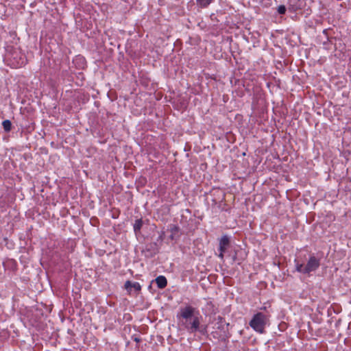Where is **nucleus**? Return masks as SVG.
Returning <instances> with one entry per match:
<instances>
[{
	"label": "nucleus",
	"mask_w": 351,
	"mask_h": 351,
	"mask_svg": "<svg viewBox=\"0 0 351 351\" xmlns=\"http://www.w3.org/2000/svg\"><path fill=\"white\" fill-rule=\"evenodd\" d=\"M177 317L180 320V325L188 332L195 333L198 332L203 335L207 333V326L201 325L200 319L202 316L196 308L191 305L181 307Z\"/></svg>",
	"instance_id": "obj_1"
},
{
	"label": "nucleus",
	"mask_w": 351,
	"mask_h": 351,
	"mask_svg": "<svg viewBox=\"0 0 351 351\" xmlns=\"http://www.w3.org/2000/svg\"><path fill=\"white\" fill-rule=\"evenodd\" d=\"M268 319L267 315L263 313H257L252 317L249 325L256 332L263 334L265 332V328Z\"/></svg>",
	"instance_id": "obj_2"
},
{
	"label": "nucleus",
	"mask_w": 351,
	"mask_h": 351,
	"mask_svg": "<svg viewBox=\"0 0 351 351\" xmlns=\"http://www.w3.org/2000/svg\"><path fill=\"white\" fill-rule=\"evenodd\" d=\"M320 265V260L312 255L305 265V274H308L312 271H316Z\"/></svg>",
	"instance_id": "obj_3"
},
{
	"label": "nucleus",
	"mask_w": 351,
	"mask_h": 351,
	"mask_svg": "<svg viewBox=\"0 0 351 351\" xmlns=\"http://www.w3.org/2000/svg\"><path fill=\"white\" fill-rule=\"evenodd\" d=\"M143 252L145 256L147 258H152L158 252V247L156 243H150L146 245Z\"/></svg>",
	"instance_id": "obj_4"
},
{
	"label": "nucleus",
	"mask_w": 351,
	"mask_h": 351,
	"mask_svg": "<svg viewBox=\"0 0 351 351\" xmlns=\"http://www.w3.org/2000/svg\"><path fill=\"white\" fill-rule=\"evenodd\" d=\"M230 245V239L227 235H223L219 240V251L225 252Z\"/></svg>",
	"instance_id": "obj_5"
},
{
	"label": "nucleus",
	"mask_w": 351,
	"mask_h": 351,
	"mask_svg": "<svg viewBox=\"0 0 351 351\" xmlns=\"http://www.w3.org/2000/svg\"><path fill=\"white\" fill-rule=\"evenodd\" d=\"M217 328L220 330L225 331L226 327L228 328L229 323L226 322L225 319L221 316H218L217 318Z\"/></svg>",
	"instance_id": "obj_6"
},
{
	"label": "nucleus",
	"mask_w": 351,
	"mask_h": 351,
	"mask_svg": "<svg viewBox=\"0 0 351 351\" xmlns=\"http://www.w3.org/2000/svg\"><path fill=\"white\" fill-rule=\"evenodd\" d=\"M155 281L159 289H164L167 285V278L164 276H158Z\"/></svg>",
	"instance_id": "obj_7"
},
{
	"label": "nucleus",
	"mask_w": 351,
	"mask_h": 351,
	"mask_svg": "<svg viewBox=\"0 0 351 351\" xmlns=\"http://www.w3.org/2000/svg\"><path fill=\"white\" fill-rule=\"evenodd\" d=\"M143 225V221L142 219H137L135 220V222L133 225L134 232L136 236L138 235L141 233V229Z\"/></svg>",
	"instance_id": "obj_8"
},
{
	"label": "nucleus",
	"mask_w": 351,
	"mask_h": 351,
	"mask_svg": "<svg viewBox=\"0 0 351 351\" xmlns=\"http://www.w3.org/2000/svg\"><path fill=\"white\" fill-rule=\"evenodd\" d=\"M125 288L126 289L134 288L136 291H141V286L137 282H131L130 280H127L125 283Z\"/></svg>",
	"instance_id": "obj_9"
},
{
	"label": "nucleus",
	"mask_w": 351,
	"mask_h": 351,
	"mask_svg": "<svg viewBox=\"0 0 351 351\" xmlns=\"http://www.w3.org/2000/svg\"><path fill=\"white\" fill-rule=\"evenodd\" d=\"M213 0H196L197 4L202 8H207Z\"/></svg>",
	"instance_id": "obj_10"
},
{
	"label": "nucleus",
	"mask_w": 351,
	"mask_h": 351,
	"mask_svg": "<svg viewBox=\"0 0 351 351\" xmlns=\"http://www.w3.org/2000/svg\"><path fill=\"white\" fill-rule=\"evenodd\" d=\"M3 130L6 132H9L12 129V123L10 120L6 119L2 122Z\"/></svg>",
	"instance_id": "obj_11"
},
{
	"label": "nucleus",
	"mask_w": 351,
	"mask_h": 351,
	"mask_svg": "<svg viewBox=\"0 0 351 351\" xmlns=\"http://www.w3.org/2000/svg\"><path fill=\"white\" fill-rule=\"evenodd\" d=\"M206 308L209 312L213 313H215L216 310H217L215 306L211 301H208L206 302Z\"/></svg>",
	"instance_id": "obj_12"
},
{
	"label": "nucleus",
	"mask_w": 351,
	"mask_h": 351,
	"mask_svg": "<svg viewBox=\"0 0 351 351\" xmlns=\"http://www.w3.org/2000/svg\"><path fill=\"white\" fill-rule=\"evenodd\" d=\"M295 269L297 271L305 274V265L304 264L297 263L295 264Z\"/></svg>",
	"instance_id": "obj_13"
},
{
	"label": "nucleus",
	"mask_w": 351,
	"mask_h": 351,
	"mask_svg": "<svg viewBox=\"0 0 351 351\" xmlns=\"http://www.w3.org/2000/svg\"><path fill=\"white\" fill-rule=\"evenodd\" d=\"M259 3L265 8H268L271 5V0H258Z\"/></svg>",
	"instance_id": "obj_14"
},
{
	"label": "nucleus",
	"mask_w": 351,
	"mask_h": 351,
	"mask_svg": "<svg viewBox=\"0 0 351 351\" xmlns=\"http://www.w3.org/2000/svg\"><path fill=\"white\" fill-rule=\"evenodd\" d=\"M277 11L280 14H285L287 11V8L284 5H280L278 7Z\"/></svg>",
	"instance_id": "obj_15"
},
{
	"label": "nucleus",
	"mask_w": 351,
	"mask_h": 351,
	"mask_svg": "<svg viewBox=\"0 0 351 351\" xmlns=\"http://www.w3.org/2000/svg\"><path fill=\"white\" fill-rule=\"evenodd\" d=\"M179 230H180L179 227L176 225H171V226H170V230L172 234L178 233Z\"/></svg>",
	"instance_id": "obj_16"
},
{
	"label": "nucleus",
	"mask_w": 351,
	"mask_h": 351,
	"mask_svg": "<svg viewBox=\"0 0 351 351\" xmlns=\"http://www.w3.org/2000/svg\"><path fill=\"white\" fill-rule=\"evenodd\" d=\"M330 42V38H328V36H327V38H326V40L323 42V45L325 47V48L328 49L326 46L328 45V44Z\"/></svg>",
	"instance_id": "obj_17"
},
{
	"label": "nucleus",
	"mask_w": 351,
	"mask_h": 351,
	"mask_svg": "<svg viewBox=\"0 0 351 351\" xmlns=\"http://www.w3.org/2000/svg\"><path fill=\"white\" fill-rule=\"evenodd\" d=\"M132 339L136 343H139L141 341V338L136 336H132Z\"/></svg>",
	"instance_id": "obj_18"
},
{
	"label": "nucleus",
	"mask_w": 351,
	"mask_h": 351,
	"mask_svg": "<svg viewBox=\"0 0 351 351\" xmlns=\"http://www.w3.org/2000/svg\"><path fill=\"white\" fill-rule=\"evenodd\" d=\"M223 254L224 252H219V254L218 255L221 260L223 259Z\"/></svg>",
	"instance_id": "obj_19"
},
{
	"label": "nucleus",
	"mask_w": 351,
	"mask_h": 351,
	"mask_svg": "<svg viewBox=\"0 0 351 351\" xmlns=\"http://www.w3.org/2000/svg\"><path fill=\"white\" fill-rule=\"evenodd\" d=\"M323 34L326 35V37L327 38L328 36V29H325L323 30Z\"/></svg>",
	"instance_id": "obj_20"
},
{
	"label": "nucleus",
	"mask_w": 351,
	"mask_h": 351,
	"mask_svg": "<svg viewBox=\"0 0 351 351\" xmlns=\"http://www.w3.org/2000/svg\"><path fill=\"white\" fill-rule=\"evenodd\" d=\"M232 258H233V261H237V256L234 255Z\"/></svg>",
	"instance_id": "obj_21"
},
{
	"label": "nucleus",
	"mask_w": 351,
	"mask_h": 351,
	"mask_svg": "<svg viewBox=\"0 0 351 351\" xmlns=\"http://www.w3.org/2000/svg\"><path fill=\"white\" fill-rule=\"evenodd\" d=\"M174 234H172V233H171V237H170L171 239H173V238H174Z\"/></svg>",
	"instance_id": "obj_22"
}]
</instances>
